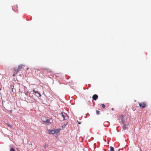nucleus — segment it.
I'll use <instances>...</instances> for the list:
<instances>
[{
  "label": "nucleus",
  "instance_id": "nucleus-10",
  "mask_svg": "<svg viewBox=\"0 0 151 151\" xmlns=\"http://www.w3.org/2000/svg\"><path fill=\"white\" fill-rule=\"evenodd\" d=\"M14 73H17L18 72H19V71L18 69H15L14 70Z\"/></svg>",
  "mask_w": 151,
  "mask_h": 151
},
{
  "label": "nucleus",
  "instance_id": "nucleus-9",
  "mask_svg": "<svg viewBox=\"0 0 151 151\" xmlns=\"http://www.w3.org/2000/svg\"><path fill=\"white\" fill-rule=\"evenodd\" d=\"M23 66V65H21L19 66L18 69L19 71H20L22 68Z\"/></svg>",
  "mask_w": 151,
  "mask_h": 151
},
{
  "label": "nucleus",
  "instance_id": "nucleus-22",
  "mask_svg": "<svg viewBox=\"0 0 151 151\" xmlns=\"http://www.w3.org/2000/svg\"><path fill=\"white\" fill-rule=\"evenodd\" d=\"M111 109H112V110H113V108H112Z\"/></svg>",
  "mask_w": 151,
  "mask_h": 151
},
{
  "label": "nucleus",
  "instance_id": "nucleus-5",
  "mask_svg": "<svg viewBox=\"0 0 151 151\" xmlns=\"http://www.w3.org/2000/svg\"><path fill=\"white\" fill-rule=\"evenodd\" d=\"M98 98V96L96 94L94 95L92 97L93 99L94 100H96Z\"/></svg>",
  "mask_w": 151,
  "mask_h": 151
},
{
  "label": "nucleus",
  "instance_id": "nucleus-8",
  "mask_svg": "<svg viewBox=\"0 0 151 151\" xmlns=\"http://www.w3.org/2000/svg\"><path fill=\"white\" fill-rule=\"evenodd\" d=\"M123 129L124 130H125L127 129V127H126V124H124V123H123Z\"/></svg>",
  "mask_w": 151,
  "mask_h": 151
},
{
  "label": "nucleus",
  "instance_id": "nucleus-6",
  "mask_svg": "<svg viewBox=\"0 0 151 151\" xmlns=\"http://www.w3.org/2000/svg\"><path fill=\"white\" fill-rule=\"evenodd\" d=\"M35 93L37 94L36 95V96L38 97H41V95L38 91H36V92H35Z\"/></svg>",
  "mask_w": 151,
  "mask_h": 151
},
{
  "label": "nucleus",
  "instance_id": "nucleus-7",
  "mask_svg": "<svg viewBox=\"0 0 151 151\" xmlns=\"http://www.w3.org/2000/svg\"><path fill=\"white\" fill-rule=\"evenodd\" d=\"M44 70H46L47 72V73H49V72H51V69H50L48 68H46L45 69H44L43 71H44Z\"/></svg>",
  "mask_w": 151,
  "mask_h": 151
},
{
  "label": "nucleus",
  "instance_id": "nucleus-23",
  "mask_svg": "<svg viewBox=\"0 0 151 151\" xmlns=\"http://www.w3.org/2000/svg\"><path fill=\"white\" fill-rule=\"evenodd\" d=\"M141 151H142V150H141Z\"/></svg>",
  "mask_w": 151,
  "mask_h": 151
},
{
  "label": "nucleus",
  "instance_id": "nucleus-3",
  "mask_svg": "<svg viewBox=\"0 0 151 151\" xmlns=\"http://www.w3.org/2000/svg\"><path fill=\"white\" fill-rule=\"evenodd\" d=\"M139 105L142 109L144 108L147 106L146 103L145 102L139 103Z\"/></svg>",
  "mask_w": 151,
  "mask_h": 151
},
{
  "label": "nucleus",
  "instance_id": "nucleus-21",
  "mask_svg": "<svg viewBox=\"0 0 151 151\" xmlns=\"http://www.w3.org/2000/svg\"><path fill=\"white\" fill-rule=\"evenodd\" d=\"M12 110L11 111H10L11 112H12Z\"/></svg>",
  "mask_w": 151,
  "mask_h": 151
},
{
  "label": "nucleus",
  "instance_id": "nucleus-19",
  "mask_svg": "<svg viewBox=\"0 0 151 151\" xmlns=\"http://www.w3.org/2000/svg\"><path fill=\"white\" fill-rule=\"evenodd\" d=\"M78 124H81V122H78Z\"/></svg>",
  "mask_w": 151,
  "mask_h": 151
},
{
  "label": "nucleus",
  "instance_id": "nucleus-13",
  "mask_svg": "<svg viewBox=\"0 0 151 151\" xmlns=\"http://www.w3.org/2000/svg\"><path fill=\"white\" fill-rule=\"evenodd\" d=\"M10 151H15L14 148H12L10 149Z\"/></svg>",
  "mask_w": 151,
  "mask_h": 151
},
{
  "label": "nucleus",
  "instance_id": "nucleus-12",
  "mask_svg": "<svg viewBox=\"0 0 151 151\" xmlns=\"http://www.w3.org/2000/svg\"><path fill=\"white\" fill-rule=\"evenodd\" d=\"M121 118L122 123H124V122L123 121V116L122 115H121Z\"/></svg>",
  "mask_w": 151,
  "mask_h": 151
},
{
  "label": "nucleus",
  "instance_id": "nucleus-20",
  "mask_svg": "<svg viewBox=\"0 0 151 151\" xmlns=\"http://www.w3.org/2000/svg\"><path fill=\"white\" fill-rule=\"evenodd\" d=\"M28 69H29V68H28H28H27V70H28Z\"/></svg>",
  "mask_w": 151,
  "mask_h": 151
},
{
  "label": "nucleus",
  "instance_id": "nucleus-16",
  "mask_svg": "<svg viewBox=\"0 0 151 151\" xmlns=\"http://www.w3.org/2000/svg\"><path fill=\"white\" fill-rule=\"evenodd\" d=\"M7 125H8L9 127H10V128H11L12 127V126H11V125H9V124H7Z\"/></svg>",
  "mask_w": 151,
  "mask_h": 151
},
{
  "label": "nucleus",
  "instance_id": "nucleus-2",
  "mask_svg": "<svg viewBox=\"0 0 151 151\" xmlns=\"http://www.w3.org/2000/svg\"><path fill=\"white\" fill-rule=\"evenodd\" d=\"M41 120L45 124H47L50 123V120L44 116H43L42 117Z\"/></svg>",
  "mask_w": 151,
  "mask_h": 151
},
{
  "label": "nucleus",
  "instance_id": "nucleus-15",
  "mask_svg": "<svg viewBox=\"0 0 151 151\" xmlns=\"http://www.w3.org/2000/svg\"><path fill=\"white\" fill-rule=\"evenodd\" d=\"M101 106H102V107L103 108H105V106L104 104H101Z\"/></svg>",
  "mask_w": 151,
  "mask_h": 151
},
{
  "label": "nucleus",
  "instance_id": "nucleus-11",
  "mask_svg": "<svg viewBox=\"0 0 151 151\" xmlns=\"http://www.w3.org/2000/svg\"><path fill=\"white\" fill-rule=\"evenodd\" d=\"M110 151H114V148L111 146L110 147Z\"/></svg>",
  "mask_w": 151,
  "mask_h": 151
},
{
  "label": "nucleus",
  "instance_id": "nucleus-18",
  "mask_svg": "<svg viewBox=\"0 0 151 151\" xmlns=\"http://www.w3.org/2000/svg\"><path fill=\"white\" fill-rule=\"evenodd\" d=\"M16 74V73H14V74H13V76H15V74Z\"/></svg>",
  "mask_w": 151,
  "mask_h": 151
},
{
  "label": "nucleus",
  "instance_id": "nucleus-1",
  "mask_svg": "<svg viewBox=\"0 0 151 151\" xmlns=\"http://www.w3.org/2000/svg\"><path fill=\"white\" fill-rule=\"evenodd\" d=\"M60 129H54L52 130H49V134H54L55 133H57L60 131Z\"/></svg>",
  "mask_w": 151,
  "mask_h": 151
},
{
  "label": "nucleus",
  "instance_id": "nucleus-4",
  "mask_svg": "<svg viewBox=\"0 0 151 151\" xmlns=\"http://www.w3.org/2000/svg\"><path fill=\"white\" fill-rule=\"evenodd\" d=\"M62 116L63 118V120L66 119V118H67V117H68L67 114L65 113L62 112Z\"/></svg>",
  "mask_w": 151,
  "mask_h": 151
},
{
  "label": "nucleus",
  "instance_id": "nucleus-17",
  "mask_svg": "<svg viewBox=\"0 0 151 151\" xmlns=\"http://www.w3.org/2000/svg\"><path fill=\"white\" fill-rule=\"evenodd\" d=\"M33 91L34 93H35V92H36V91H35V89H34H34H33Z\"/></svg>",
  "mask_w": 151,
  "mask_h": 151
},
{
  "label": "nucleus",
  "instance_id": "nucleus-14",
  "mask_svg": "<svg viewBox=\"0 0 151 151\" xmlns=\"http://www.w3.org/2000/svg\"><path fill=\"white\" fill-rule=\"evenodd\" d=\"M96 113L97 114H99L100 112V111L98 110H96Z\"/></svg>",
  "mask_w": 151,
  "mask_h": 151
}]
</instances>
